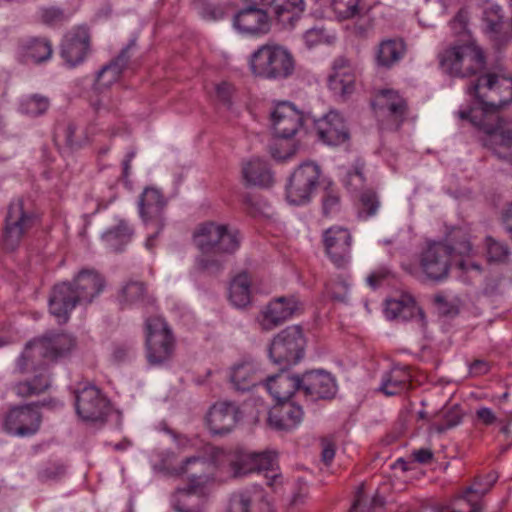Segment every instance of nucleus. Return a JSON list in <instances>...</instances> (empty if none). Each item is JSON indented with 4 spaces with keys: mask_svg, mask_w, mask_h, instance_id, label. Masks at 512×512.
I'll list each match as a JSON object with an SVG mask.
<instances>
[{
    "mask_svg": "<svg viewBox=\"0 0 512 512\" xmlns=\"http://www.w3.org/2000/svg\"><path fill=\"white\" fill-rule=\"evenodd\" d=\"M321 175L320 167L314 162H303L289 178L286 198L292 205H304L311 199Z\"/></svg>",
    "mask_w": 512,
    "mask_h": 512,
    "instance_id": "nucleus-12",
    "label": "nucleus"
},
{
    "mask_svg": "<svg viewBox=\"0 0 512 512\" xmlns=\"http://www.w3.org/2000/svg\"><path fill=\"white\" fill-rule=\"evenodd\" d=\"M265 387L271 396L280 402L288 401L296 392H300L299 376L282 371L267 378Z\"/></svg>",
    "mask_w": 512,
    "mask_h": 512,
    "instance_id": "nucleus-34",
    "label": "nucleus"
},
{
    "mask_svg": "<svg viewBox=\"0 0 512 512\" xmlns=\"http://www.w3.org/2000/svg\"><path fill=\"white\" fill-rule=\"evenodd\" d=\"M340 205L339 195L331 190L326 191L323 197V212L325 215H329L337 210Z\"/></svg>",
    "mask_w": 512,
    "mask_h": 512,
    "instance_id": "nucleus-58",
    "label": "nucleus"
},
{
    "mask_svg": "<svg viewBox=\"0 0 512 512\" xmlns=\"http://www.w3.org/2000/svg\"><path fill=\"white\" fill-rule=\"evenodd\" d=\"M50 387V377L46 368H42L40 373L33 379L21 381L14 385L15 393L23 398L38 396Z\"/></svg>",
    "mask_w": 512,
    "mask_h": 512,
    "instance_id": "nucleus-42",
    "label": "nucleus"
},
{
    "mask_svg": "<svg viewBox=\"0 0 512 512\" xmlns=\"http://www.w3.org/2000/svg\"><path fill=\"white\" fill-rule=\"evenodd\" d=\"M461 421L462 415L459 409L457 407H453L445 413V424L443 426H439L437 430L439 432L445 431L457 426Z\"/></svg>",
    "mask_w": 512,
    "mask_h": 512,
    "instance_id": "nucleus-57",
    "label": "nucleus"
},
{
    "mask_svg": "<svg viewBox=\"0 0 512 512\" xmlns=\"http://www.w3.org/2000/svg\"><path fill=\"white\" fill-rule=\"evenodd\" d=\"M467 91L477 98L487 112L500 117L498 111L512 103V77L486 72L472 82Z\"/></svg>",
    "mask_w": 512,
    "mask_h": 512,
    "instance_id": "nucleus-5",
    "label": "nucleus"
},
{
    "mask_svg": "<svg viewBox=\"0 0 512 512\" xmlns=\"http://www.w3.org/2000/svg\"><path fill=\"white\" fill-rule=\"evenodd\" d=\"M165 207L166 201L156 188H146L139 197L138 210L147 231L145 247L149 251L156 247V239L166 226Z\"/></svg>",
    "mask_w": 512,
    "mask_h": 512,
    "instance_id": "nucleus-7",
    "label": "nucleus"
},
{
    "mask_svg": "<svg viewBox=\"0 0 512 512\" xmlns=\"http://www.w3.org/2000/svg\"><path fill=\"white\" fill-rule=\"evenodd\" d=\"M450 266L451 249L443 242H433L420 254L417 273L427 280L440 282L447 278Z\"/></svg>",
    "mask_w": 512,
    "mask_h": 512,
    "instance_id": "nucleus-13",
    "label": "nucleus"
},
{
    "mask_svg": "<svg viewBox=\"0 0 512 512\" xmlns=\"http://www.w3.org/2000/svg\"><path fill=\"white\" fill-rule=\"evenodd\" d=\"M281 403V407L270 412L269 424L277 430L288 431L296 428L303 420L302 407L290 401Z\"/></svg>",
    "mask_w": 512,
    "mask_h": 512,
    "instance_id": "nucleus-32",
    "label": "nucleus"
},
{
    "mask_svg": "<svg viewBox=\"0 0 512 512\" xmlns=\"http://www.w3.org/2000/svg\"><path fill=\"white\" fill-rule=\"evenodd\" d=\"M77 415L85 422H104L111 411L110 401L95 386H87L75 397Z\"/></svg>",
    "mask_w": 512,
    "mask_h": 512,
    "instance_id": "nucleus-15",
    "label": "nucleus"
},
{
    "mask_svg": "<svg viewBox=\"0 0 512 512\" xmlns=\"http://www.w3.org/2000/svg\"><path fill=\"white\" fill-rule=\"evenodd\" d=\"M405 53V44L401 39L383 40L376 52V64L379 67L391 68L399 62Z\"/></svg>",
    "mask_w": 512,
    "mask_h": 512,
    "instance_id": "nucleus-40",
    "label": "nucleus"
},
{
    "mask_svg": "<svg viewBox=\"0 0 512 512\" xmlns=\"http://www.w3.org/2000/svg\"><path fill=\"white\" fill-rule=\"evenodd\" d=\"M325 252L338 268L344 267L351 258L352 235L348 229L332 226L322 234Z\"/></svg>",
    "mask_w": 512,
    "mask_h": 512,
    "instance_id": "nucleus-19",
    "label": "nucleus"
},
{
    "mask_svg": "<svg viewBox=\"0 0 512 512\" xmlns=\"http://www.w3.org/2000/svg\"><path fill=\"white\" fill-rule=\"evenodd\" d=\"M322 31L316 28L309 29L305 32L303 38L308 47H313L321 42Z\"/></svg>",
    "mask_w": 512,
    "mask_h": 512,
    "instance_id": "nucleus-64",
    "label": "nucleus"
},
{
    "mask_svg": "<svg viewBox=\"0 0 512 512\" xmlns=\"http://www.w3.org/2000/svg\"><path fill=\"white\" fill-rule=\"evenodd\" d=\"M373 106L377 113L387 116L398 128L406 119L408 105L406 100L395 90L383 89L376 95Z\"/></svg>",
    "mask_w": 512,
    "mask_h": 512,
    "instance_id": "nucleus-26",
    "label": "nucleus"
},
{
    "mask_svg": "<svg viewBox=\"0 0 512 512\" xmlns=\"http://www.w3.org/2000/svg\"><path fill=\"white\" fill-rule=\"evenodd\" d=\"M299 387L300 392L312 401L331 399L337 391L335 379L324 370H311L299 376Z\"/></svg>",
    "mask_w": 512,
    "mask_h": 512,
    "instance_id": "nucleus-21",
    "label": "nucleus"
},
{
    "mask_svg": "<svg viewBox=\"0 0 512 512\" xmlns=\"http://www.w3.org/2000/svg\"><path fill=\"white\" fill-rule=\"evenodd\" d=\"M33 351H36L35 347H28L27 343L23 353L18 357L17 368L21 373H25L29 370V364L31 361Z\"/></svg>",
    "mask_w": 512,
    "mask_h": 512,
    "instance_id": "nucleus-60",
    "label": "nucleus"
},
{
    "mask_svg": "<svg viewBox=\"0 0 512 512\" xmlns=\"http://www.w3.org/2000/svg\"><path fill=\"white\" fill-rule=\"evenodd\" d=\"M224 458V450L207 446L205 455L188 457L179 467L174 468L175 475H187L189 480L188 486L177 489L171 498L175 512H202L199 507L190 505V497L192 494L202 492V488L210 481L216 469L224 468Z\"/></svg>",
    "mask_w": 512,
    "mask_h": 512,
    "instance_id": "nucleus-1",
    "label": "nucleus"
},
{
    "mask_svg": "<svg viewBox=\"0 0 512 512\" xmlns=\"http://www.w3.org/2000/svg\"><path fill=\"white\" fill-rule=\"evenodd\" d=\"M385 315L390 320L408 321L415 320L419 327L424 328L426 320L424 313L417 306L415 300L408 294H402L399 298L386 301Z\"/></svg>",
    "mask_w": 512,
    "mask_h": 512,
    "instance_id": "nucleus-27",
    "label": "nucleus"
},
{
    "mask_svg": "<svg viewBox=\"0 0 512 512\" xmlns=\"http://www.w3.org/2000/svg\"><path fill=\"white\" fill-rule=\"evenodd\" d=\"M121 309L130 308L134 305L143 307L154 304V298L147 292L146 286L140 281H128L119 290L117 296Z\"/></svg>",
    "mask_w": 512,
    "mask_h": 512,
    "instance_id": "nucleus-35",
    "label": "nucleus"
},
{
    "mask_svg": "<svg viewBox=\"0 0 512 512\" xmlns=\"http://www.w3.org/2000/svg\"><path fill=\"white\" fill-rule=\"evenodd\" d=\"M193 238L203 254H233L239 249L241 240L237 230H228L226 225L214 222L199 225Z\"/></svg>",
    "mask_w": 512,
    "mask_h": 512,
    "instance_id": "nucleus-8",
    "label": "nucleus"
},
{
    "mask_svg": "<svg viewBox=\"0 0 512 512\" xmlns=\"http://www.w3.org/2000/svg\"><path fill=\"white\" fill-rule=\"evenodd\" d=\"M229 512H269V506L261 491L245 490L231 497Z\"/></svg>",
    "mask_w": 512,
    "mask_h": 512,
    "instance_id": "nucleus-38",
    "label": "nucleus"
},
{
    "mask_svg": "<svg viewBox=\"0 0 512 512\" xmlns=\"http://www.w3.org/2000/svg\"><path fill=\"white\" fill-rule=\"evenodd\" d=\"M251 280L247 273L238 274L230 284L229 297L236 307H244L250 302Z\"/></svg>",
    "mask_w": 512,
    "mask_h": 512,
    "instance_id": "nucleus-43",
    "label": "nucleus"
},
{
    "mask_svg": "<svg viewBox=\"0 0 512 512\" xmlns=\"http://www.w3.org/2000/svg\"><path fill=\"white\" fill-rule=\"evenodd\" d=\"M485 251L487 261L490 263H503L510 255L508 245L492 236H486L485 238Z\"/></svg>",
    "mask_w": 512,
    "mask_h": 512,
    "instance_id": "nucleus-45",
    "label": "nucleus"
},
{
    "mask_svg": "<svg viewBox=\"0 0 512 512\" xmlns=\"http://www.w3.org/2000/svg\"><path fill=\"white\" fill-rule=\"evenodd\" d=\"M488 492V488H481L477 481L467 487L463 493L462 498L465 499L468 504L471 506L469 512H480L481 505L478 502L480 498H482Z\"/></svg>",
    "mask_w": 512,
    "mask_h": 512,
    "instance_id": "nucleus-48",
    "label": "nucleus"
},
{
    "mask_svg": "<svg viewBox=\"0 0 512 512\" xmlns=\"http://www.w3.org/2000/svg\"><path fill=\"white\" fill-rule=\"evenodd\" d=\"M90 49V34L85 26H79L65 34L60 55L66 64L73 68L81 64Z\"/></svg>",
    "mask_w": 512,
    "mask_h": 512,
    "instance_id": "nucleus-22",
    "label": "nucleus"
},
{
    "mask_svg": "<svg viewBox=\"0 0 512 512\" xmlns=\"http://www.w3.org/2000/svg\"><path fill=\"white\" fill-rule=\"evenodd\" d=\"M134 45L135 41L132 40L121 50L115 59L111 60L98 71L95 83L97 89L108 88L120 78L130 60V48Z\"/></svg>",
    "mask_w": 512,
    "mask_h": 512,
    "instance_id": "nucleus-31",
    "label": "nucleus"
},
{
    "mask_svg": "<svg viewBox=\"0 0 512 512\" xmlns=\"http://www.w3.org/2000/svg\"><path fill=\"white\" fill-rule=\"evenodd\" d=\"M468 12L464 9L459 10L454 19L450 22L452 30L456 34L467 31Z\"/></svg>",
    "mask_w": 512,
    "mask_h": 512,
    "instance_id": "nucleus-59",
    "label": "nucleus"
},
{
    "mask_svg": "<svg viewBox=\"0 0 512 512\" xmlns=\"http://www.w3.org/2000/svg\"><path fill=\"white\" fill-rule=\"evenodd\" d=\"M206 421L212 434L224 435L229 433L239 421V410L231 402L216 403L210 408Z\"/></svg>",
    "mask_w": 512,
    "mask_h": 512,
    "instance_id": "nucleus-28",
    "label": "nucleus"
},
{
    "mask_svg": "<svg viewBox=\"0 0 512 512\" xmlns=\"http://www.w3.org/2000/svg\"><path fill=\"white\" fill-rule=\"evenodd\" d=\"M275 460L276 455L271 452H225L224 468L227 466L233 477H243L254 472L273 470Z\"/></svg>",
    "mask_w": 512,
    "mask_h": 512,
    "instance_id": "nucleus-14",
    "label": "nucleus"
},
{
    "mask_svg": "<svg viewBox=\"0 0 512 512\" xmlns=\"http://www.w3.org/2000/svg\"><path fill=\"white\" fill-rule=\"evenodd\" d=\"M135 354V349L132 345L123 343L114 347L112 358L115 362L120 363L131 359Z\"/></svg>",
    "mask_w": 512,
    "mask_h": 512,
    "instance_id": "nucleus-55",
    "label": "nucleus"
},
{
    "mask_svg": "<svg viewBox=\"0 0 512 512\" xmlns=\"http://www.w3.org/2000/svg\"><path fill=\"white\" fill-rule=\"evenodd\" d=\"M297 147H284L283 144H275L270 147L271 156L277 161H285L293 157Z\"/></svg>",
    "mask_w": 512,
    "mask_h": 512,
    "instance_id": "nucleus-56",
    "label": "nucleus"
},
{
    "mask_svg": "<svg viewBox=\"0 0 512 512\" xmlns=\"http://www.w3.org/2000/svg\"><path fill=\"white\" fill-rule=\"evenodd\" d=\"M461 119H469L471 123L485 134L483 145L489 148L498 158L512 159V121L496 117L481 105L480 109L461 110Z\"/></svg>",
    "mask_w": 512,
    "mask_h": 512,
    "instance_id": "nucleus-3",
    "label": "nucleus"
},
{
    "mask_svg": "<svg viewBox=\"0 0 512 512\" xmlns=\"http://www.w3.org/2000/svg\"><path fill=\"white\" fill-rule=\"evenodd\" d=\"M301 309L295 296H281L272 299L260 312L257 320L264 331H271L289 320Z\"/></svg>",
    "mask_w": 512,
    "mask_h": 512,
    "instance_id": "nucleus-18",
    "label": "nucleus"
},
{
    "mask_svg": "<svg viewBox=\"0 0 512 512\" xmlns=\"http://www.w3.org/2000/svg\"><path fill=\"white\" fill-rule=\"evenodd\" d=\"M225 16V9L219 5H207L204 9V17L210 20H220Z\"/></svg>",
    "mask_w": 512,
    "mask_h": 512,
    "instance_id": "nucleus-63",
    "label": "nucleus"
},
{
    "mask_svg": "<svg viewBox=\"0 0 512 512\" xmlns=\"http://www.w3.org/2000/svg\"><path fill=\"white\" fill-rule=\"evenodd\" d=\"M360 202L363 210L366 212V217L374 216L380 206L376 193L371 190H367L361 194Z\"/></svg>",
    "mask_w": 512,
    "mask_h": 512,
    "instance_id": "nucleus-52",
    "label": "nucleus"
},
{
    "mask_svg": "<svg viewBox=\"0 0 512 512\" xmlns=\"http://www.w3.org/2000/svg\"><path fill=\"white\" fill-rule=\"evenodd\" d=\"M64 19L63 11L58 8H45L41 11V21L47 25H56L63 22Z\"/></svg>",
    "mask_w": 512,
    "mask_h": 512,
    "instance_id": "nucleus-54",
    "label": "nucleus"
},
{
    "mask_svg": "<svg viewBox=\"0 0 512 512\" xmlns=\"http://www.w3.org/2000/svg\"><path fill=\"white\" fill-rule=\"evenodd\" d=\"M225 254H203L197 258L196 265L198 269L210 273L216 274L220 272L224 267V256Z\"/></svg>",
    "mask_w": 512,
    "mask_h": 512,
    "instance_id": "nucleus-46",
    "label": "nucleus"
},
{
    "mask_svg": "<svg viewBox=\"0 0 512 512\" xmlns=\"http://www.w3.org/2000/svg\"><path fill=\"white\" fill-rule=\"evenodd\" d=\"M146 356L151 365H160L169 360L174 350L171 329L161 317H150L145 321Z\"/></svg>",
    "mask_w": 512,
    "mask_h": 512,
    "instance_id": "nucleus-11",
    "label": "nucleus"
},
{
    "mask_svg": "<svg viewBox=\"0 0 512 512\" xmlns=\"http://www.w3.org/2000/svg\"><path fill=\"white\" fill-rule=\"evenodd\" d=\"M19 49L25 61H31L36 64L48 61L53 54L50 40L41 37H31L22 40Z\"/></svg>",
    "mask_w": 512,
    "mask_h": 512,
    "instance_id": "nucleus-39",
    "label": "nucleus"
},
{
    "mask_svg": "<svg viewBox=\"0 0 512 512\" xmlns=\"http://www.w3.org/2000/svg\"><path fill=\"white\" fill-rule=\"evenodd\" d=\"M215 92L218 100L225 106L230 107L232 104V97L234 87L228 82H221L216 85Z\"/></svg>",
    "mask_w": 512,
    "mask_h": 512,
    "instance_id": "nucleus-53",
    "label": "nucleus"
},
{
    "mask_svg": "<svg viewBox=\"0 0 512 512\" xmlns=\"http://www.w3.org/2000/svg\"><path fill=\"white\" fill-rule=\"evenodd\" d=\"M41 425V414L34 404L11 408L3 421V431L17 437H30L36 434Z\"/></svg>",
    "mask_w": 512,
    "mask_h": 512,
    "instance_id": "nucleus-16",
    "label": "nucleus"
},
{
    "mask_svg": "<svg viewBox=\"0 0 512 512\" xmlns=\"http://www.w3.org/2000/svg\"><path fill=\"white\" fill-rule=\"evenodd\" d=\"M105 288V279L94 269H83L73 283L54 286L49 298L50 313L59 323H66L77 304H90Z\"/></svg>",
    "mask_w": 512,
    "mask_h": 512,
    "instance_id": "nucleus-2",
    "label": "nucleus"
},
{
    "mask_svg": "<svg viewBox=\"0 0 512 512\" xmlns=\"http://www.w3.org/2000/svg\"><path fill=\"white\" fill-rule=\"evenodd\" d=\"M306 10L305 0H280L275 4L270 16L282 29H293Z\"/></svg>",
    "mask_w": 512,
    "mask_h": 512,
    "instance_id": "nucleus-30",
    "label": "nucleus"
},
{
    "mask_svg": "<svg viewBox=\"0 0 512 512\" xmlns=\"http://www.w3.org/2000/svg\"><path fill=\"white\" fill-rule=\"evenodd\" d=\"M50 104L49 97L38 93L30 94L21 99L19 111L30 117H39L48 111Z\"/></svg>",
    "mask_w": 512,
    "mask_h": 512,
    "instance_id": "nucleus-44",
    "label": "nucleus"
},
{
    "mask_svg": "<svg viewBox=\"0 0 512 512\" xmlns=\"http://www.w3.org/2000/svg\"><path fill=\"white\" fill-rule=\"evenodd\" d=\"M305 338L302 329L293 325L279 332L269 346L270 359L285 369L304 356Z\"/></svg>",
    "mask_w": 512,
    "mask_h": 512,
    "instance_id": "nucleus-9",
    "label": "nucleus"
},
{
    "mask_svg": "<svg viewBox=\"0 0 512 512\" xmlns=\"http://www.w3.org/2000/svg\"><path fill=\"white\" fill-rule=\"evenodd\" d=\"M451 249V257L453 254L460 256H469L472 252V245L470 243L467 233L461 229H457L452 234V244H446Z\"/></svg>",
    "mask_w": 512,
    "mask_h": 512,
    "instance_id": "nucleus-47",
    "label": "nucleus"
},
{
    "mask_svg": "<svg viewBox=\"0 0 512 512\" xmlns=\"http://www.w3.org/2000/svg\"><path fill=\"white\" fill-rule=\"evenodd\" d=\"M482 25L485 33L499 44L507 40L505 15L503 9L492 3H487L482 11Z\"/></svg>",
    "mask_w": 512,
    "mask_h": 512,
    "instance_id": "nucleus-33",
    "label": "nucleus"
},
{
    "mask_svg": "<svg viewBox=\"0 0 512 512\" xmlns=\"http://www.w3.org/2000/svg\"><path fill=\"white\" fill-rule=\"evenodd\" d=\"M242 176L248 186L269 187L273 183V175L266 161L258 157L252 158L242 165Z\"/></svg>",
    "mask_w": 512,
    "mask_h": 512,
    "instance_id": "nucleus-37",
    "label": "nucleus"
},
{
    "mask_svg": "<svg viewBox=\"0 0 512 512\" xmlns=\"http://www.w3.org/2000/svg\"><path fill=\"white\" fill-rule=\"evenodd\" d=\"M356 68L350 60L338 57L332 65V73L328 77V87L337 96L346 99L355 91Z\"/></svg>",
    "mask_w": 512,
    "mask_h": 512,
    "instance_id": "nucleus-23",
    "label": "nucleus"
},
{
    "mask_svg": "<svg viewBox=\"0 0 512 512\" xmlns=\"http://www.w3.org/2000/svg\"><path fill=\"white\" fill-rule=\"evenodd\" d=\"M310 117H304L289 102L277 104L270 113L271 128L278 138L288 139L293 137L300 127L310 122Z\"/></svg>",
    "mask_w": 512,
    "mask_h": 512,
    "instance_id": "nucleus-17",
    "label": "nucleus"
},
{
    "mask_svg": "<svg viewBox=\"0 0 512 512\" xmlns=\"http://www.w3.org/2000/svg\"><path fill=\"white\" fill-rule=\"evenodd\" d=\"M326 288L332 298L344 301L348 295L349 283L344 278L340 277L335 281L329 282Z\"/></svg>",
    "mask_w": 512,
    "mask_h": 512,
    "instance_id": "nucleus-51",
    "label": "nucleus"
},
{
    "mask_svg": "<svg viewBox=\"0 0 512 512\" xmlns=\"http://www.w3.org/2000/svg\"><path fill=\"white\" fill-rule=\"evenodd\" d=\"M232 23L239 34L260 37L271 31L272 17L263 9L246 5L234 15Z\"/></svg>",
    "mask_w": 512,
    "mask_h": 512,
    "instance_id": "nucleus-20",
    "label": "nucleus"
},
{
    "mask_svg": "<svg viewBox=\"0 0 512 512\" xmlns=\"http://www.w3.org/2000/svg\"><path fill=\"white\" fill-rule=\"evenodd\" d=\"M308 494V487L306 483L302 480L297 481L296 490L292 495L291 503L293 505H298L304 502L306 496Z\"/></svg>",
    "mask_w": 512,
    "mask_h": 512,
    "instance_id": "nucleus-61",
    "label": "nucleus"
},
{
    "mask_svg": "<svg viewBox=\"0 0 512 512\" xmlns=\"http://www.w3.org/2000/svg\"><path fill=\"white\" fill-rule=\"evenodd\" d=\"M263 379L260 365L252 360L245 359L230 369V380L234 387L239 391H248L256 386Z\"/></svg>",
    "mask_w": 512,
    "mask_h": 512,
    "instance_id": "nucleus-29",
    "label": "nucleus"
},
{
    "mask_svg": "<svg viewBox=\"0 0 512 512\" xmlns=\"http://www.w3.org/2000/svg\"><path fill=\"white\" fill-rule=\"evenodd\" d=\"M334 11L342 19H349L359 14V0H348L346 3L343 0H331Z\"/></svg>",
    "mask_w": 512,
    "mask_h": 512,
    "instance_id": "nucleus-49",
    "label": "nucleus"
},
{
    "mask_svg": "<svg viewBox=\"0 0 512 512\" xmlns=\"http://www.w3.org/2000/svg\"><path fill=\"white\" fill-rule=\"evenodd\" d=\"M246 5L263 9L266 13L271 14L275 4L280 0H242Z\"/></svg>",
    "mask_w": 512,
    "mask_h": 512,
    "instance_id": "nucleus-62",
    "label": "nucleus"
},
{
    "mask_svg": "<svg viewBox=\"0 0 512 512\" xmlns=\"http://www.w3.org/2000/svg\"><path fill=\"white\" fill-rule=\"evenodd\" d=\"M411 374L406 366H394L383 374L379 391L386 396H395L409 389Z\"/></svg>",
    "mask_w": 512,
    "mask_h": 512,
    "instance_id": "nucleus-36",
    "label": "nucleus"
},
{
    "mask_svg": "<svg viewBox=\"0 0 512 512\" xmlns=\"http://www.w3.org/2000/svg\"><path fill=\"white\" fill-rule=\"evenodd\" d=\"M249 66L259 78L283 80L292 75L295 63L287 48L276 43H266L251 54Z\"/></svg>",
    "mask_w": 512,
    "mask_h": 512,
    "instance_id": "nucleus-4",
    "label": "nucleus"
},
{
    "mask_svg": "<svg viewBox=\"0 0 512 512\" xmlns=\"http://www.w3.org/2000/svg\"><path fill=\"white\" fill-rule=\"evenodd\" d=\"M319 140L330 146H337L349 138V133L342 116L335 111L327 113L320 119H311Z\"/></svg>",
    "mask_w": 512,
    "mask_h": 512,
    "instance_id": "nucleus-24",
    "label": "nucleus"
},
{
    "mask_svg": "<svg viewBox=\"0 0 512 512\" xmlns=\"http://www.w3.org/2000/svg\"><path fill=\"white\" fill-rule=\"evenodd\" d=\"M442 69L453 76L467 77L480 72L485 66V56L474 41L454 45L439 54Z\"/></svg>",
    "mask_w": 512,
    "mask_h": 512,
    "instance_id": "nucleus-6",
    "label": "nucleus"
},
{
    "mask_svg": "<svg viewBox=\"0 0 512 512\" xmlns=\"http://www.w3.org/2000/svg\"><path fill=\"white\" fill-rule=\"evenodd\" d=\"M75 345L74 339L65 333H47L43 337L28 342L38 354L49 360H56L69 353Z\"/></svg>",
    "mask_w": 512,
    "mask_h": 512,
    "instance_id": "nucleus-25",
    "label": "nucleus"
},
{
    "mask_svg": "<svg viewBox=\"0 0 512 512\" xmlns=\"http://www.w3.org/2000/svg\"><path fill=\"white\" fill-rule=\"evenodd\" d=\"M133 234V228L126 220L121 219L115 227L109 228L103 233L102 239L107 248L115 252H120L123 250V247L131 241Z\"/></svg>",
    "mask_w": 512,
    "mask_h": 512,
    "instance_id": "nucleus-41",
    "label": "nucleus"
},
{
    "mask_svg": "<svg viewBox=\"0 0 512 512\" xmlns=\"http://www.w3.org/2000/svg\"><path fill=\"white\" fill-rule=\"evenodd\" d=\"M34 221L35 214L26 206L23 198L12 200L4 221L3 248L7 251H14L18 248L25 233L32 228Z\"/></svg>",
    "mask_w": 512,
    "mask_h": 512,
    "instance_id": "nucleus-10",
    "label": "nucleus"
},
{
    "mask_svg": "<svg viewBox=\"0 0 512 512\" xmlns=\"http://www.w3.org/2000/svg\"><path fill=\"white\" fill-rule=\"evenodd\" d=\"M364 164L358 162L353 171L347 173L344 184L351 191L360 190L365 184V177L363 173Z\"/></svg>",
    "mask_w": 512,
    "mask_h": 512,
    "instance_id": "nucleus-50",
    "label": "nucleus"
}]
</instances>
